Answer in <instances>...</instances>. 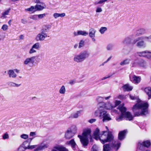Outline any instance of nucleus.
<instances>
[{
  "mask_svg": "<svg viewBox=\"0 0 151 151\" xmlns=\"http://www.w3.org/2000/svg\"><path fill=\"white\" fill-rule=\"evenodd\" d=\"M96 32V30L94 28H90L89 30V36L90 37H95Z\"/></svg>",
  "mask_w": 151,
  "mask_h": 151,
  "instance_id": "nucleus-25",
  "label": "nucleus"
},
{
  "mask_svg": "<svg viewBox=\"0 0 151 151\" xmlns=\"http://www.w3.org/2000/svg\"><path fill=\"white\" fill-rule=\"evenodd\" d=\"M56 150L53 149L52 151H68L65 147L62 146H58L55 147Z\"/></svg>",
  "mask_w": 151,
  "mask_h": 151,
  "instance_id": "nucleus-22",
  "label": "nucleus"
},
{
  "mask_svg": "<svg viewBox=\"0 0 151 151\" xmlns=\"http://www.w3.org/2000/svg\"><path fill=\"white\" fill-rule=\"evenodd\" d=\"M132 37L129 36L126 37L123 41V44L126 45H132Z\"/></svg>",
  "mask_w": 151,
  "mask_h": 151,
  "instance_id": "nucleus-16",
  "label": "nucleus"
},
{
  "mask_svg": "<svg viewBox=\"0 0 151 151\" xmlns=\"http://www.w3.org/2000/svg\"><path fill=\"white\" fill-rule=\"evenodd\" d=\"M146 147L142 144V142H138L137 146V149L141 151H145V150Z\"/></svg>",
  "mask_w": 151,
  "mask_h": 151,
  "instance_id": "nucleus-28",
  "label": "nucleus"
},
{
  "mask_svg": "<svg viewBox=\"0 0 151 151\" xmlns=\"http://www.w3.org/2000/svg\"><path fill=\"white\" fill-rule=\"evenodd\" d=\"M48 146L47 144L42 142L36 148V150L37 151L40 150L48 147Z\"/></svg>",
  "mask_w": 151,
  "mask_h": 151,
  "instance_id": "nucleus-18",
  "label": "nucleus"
},
{
  "mask_svg": "<svg viewBox=\"0 0 151 151\" xmlns=\"http://www.w3.org/2000/svg\"><path fill=\"white\" fill-rule=\"evenodd\" d=\"M8 26L6 24H4L2 27L1 29L4 31L8 29Z\"/></svg>",
  "mask_w": 151,
  "mask_h": 151,
  "instance_id": "nucleus-51",
  "label": "nucleus"
},
{
  "mask_svg": "<svg viewBox=\"0 0 151 151\" xmlns=\"http://www.w3.org/2000/svg\"><path fill=\"white\" fill-rule=\"evenodd\" d=\"M120 143H116V142L105 144L103 146V151H110L112 148L116 149L117 150L120 147Z\"/></svg>",
  "mask_w": 151,
  "mask_h": 151,
  "instance_id": "nucleus-5",
  "label": "nucleus"
},
{
  "mask_svg": "<svg viewBox=\"0 0 151 151\" xmlns=\"http://www.w3.org/2000/svg\"><path fill=\"white\" fill-rule=\"evenodd\" d=\"M2 137L4 139H8L9 138L8 134L7 133H6Z\"/></svg>",
  "mask_w": 151,
  "mask_h": 151,
  "instance_id": "nucleus-53",
  "label": "nucleus"
},
{
  "mask_svg": "<svg viewBox=\"0 0 151 151\" xmlns=\"http://www.w3.org/2000/svg\"><path fill=\"white\" fill-rule=\"evenodd\" d=\"M9 77V78H15L17 77V74L14 73V71L12 70H9L8 71Z\"/></svg>",
  "mask_w": 151,
  "mask_h": 151,
  "instance_id": "nucleus-26",
  "label": "nucleus"
},
{
  "mask_svg": "<svg viewBox=\"0 0 151 151\" xmlns=\"http://www.w3.org/2000/svg\"><path fill=\"white\" fill-rule=\"evenodd\" d=\"M148 106L149 105L147 102L136 104L132 108L134 116H145L148 114Z\"/></svg>",
  "mask_w": 151,
  "mask_h": 151,
  "instance_id": "nucleus-2",
  "label": "nucleus"
},
{
  "mask_svg": "<svg viewBox=\"0 0 151 151\" xmlns=\"http://www.w3.org/2000/svg\"><path fill=\"white\" fill-rule=\"evenodd\" d=\"M149 37L146 36H142L139 37L133 40L132 45H134L137 42L136 46L139 48H145L146 47V44L144 41H149Z\"/></svg>",
  "mask_w": 151,
  "mask_h": 151,
  "instance_id": "nucleus-4",
  "label": "nucleus"
},
{
  "mask_svg": "<svg viewBox=\"0 0 151 151\" xmlns=\"http://www.w3.org/2000/svg\"><path fill=\"white\" fill-rule=\"evenodd\" d=\"M74 135L71 129L68 128L65 132V137L66 139H69L72 138Z\"/></svg>",
  "mask_w": 151,
  "mask_h": 151,
  "instance_id": "nucleus-9",
  "label": "nucleus"
},
{
  "mask_svg": "<svg viewBox=\"0 0 151 151\" xmlns=\"http://www.w3.org/2000/svg\"><path fill=\"white\" fill-rule=\"evenodd\" d=\"M102 10L101 8L100 7H97L96 12H100L102 11Z\"/></svg>",
  "mask_w": 151,
  "mask_h": 151,
  "instance_id": "nucleus-56",
  "label": "nucleus"
},
{
  "mask_svg": "<svg viewBox=\"0 0 151 151\" xmlns=\"http://www.w3.org/2000/svg\"><path fill=\"white\" fill-rule=\"evenodd\" d=\"M81 142L83 146L85 147L86 146H87L88 144L89 140L88 138L85 137L83 138V139H81Z\"/></svg>",
  "mask_w": 151,
  "mask_h": 151,
  "instance_id": "nucleus-20",
  "label": "nucleus"
},
{
  "mask_svg": "<svg viewBox=\"0 0 151 151\" xmlns=\"http://www.w3.org/2000/svg\"><path fill=\"white\" fill-rule=\"evenodd\" d=\"M27 10L28 11L31 12H34L37 11L35 6H32L30 8L27 9Z\"/></svg>",
  "mask_w": 151,
  "mask_h": 151,
  "instance_id": "nucleus-41",
  "label": "nucleus"
},
{
  "mask_svg": "<svg viewBox=\"0 0 151 151\" xmlns=\"http://www.w3.org/2000/svg\"><path fill=\"white\" fill-rule=\"evenodd\" d=\"M37 11L42 10L45 8L46 6L45 4L43 3V4H39L36 5L35 6Z\"/></svg>",
  "mask_w": 151,
  "mask_h": 151,
  "instance_id": "nucleus-31",
  "label": "nucleus"
},
{
  "mask_svg": "<svg viewBox=\"0 0 151 151\" xmlns=\"http://www.w3.org/2000/svg\"><path fill=\"white\" fill-rule=\"evenodd\" d=\"M32 139H28L27 140L24 142L18 148L17 151H24L25 150L29 148V147H27L26 145H29V142H30Z\"/></svg>",
  "mask_w": 151,
  "mask_h": 151,
  "instance_id": "nucleus-6",
  "label": "nucleus"
},
{
  "mask_svg": "<svg viewBox=\"0 0 151 151\" xmlns=\"http://www.w3.org/2000/svg\"><path fill=\"white\" fill-rule=\"evenodd\" d=\"M66 144L68 145L71 146L73 149L75 148L76 145L74 139H72L69 141H67L66 143Z\"/></svg>",
  "mask_w": 151,
  "mask_h": 151,
  "instance_id": "nucleus-19",
  "label": "nucleus"
},
{
  "mask_svg": "<svg viewBox=\"0 0 151 151\" xmlns=\"http://www.w3.org/2000/svg\"><path fill=\"white\" fill-rule=\"evenodd\" d=\"M36 57V56H32L26 58L24 62V64L25 65H29L30 64H33L35 62L34 60Z\"/></svg>",
  "mask_w": 151,
  "mask_h": 151,
  "instance_id": "nucleus-12",
  "label": "nucleus"
},
{
  "mask_svg": "<svg viewBox=\"0 0 151 151\" xmlns=\"http://www.w3.org/2000/svg\"><path fill=\"white\" fill-rule=\"evenodd\" d=\"M131 51V49L128 46H124L122 50V52L125 54L127 55Z\"/></svg>",
  "mask_w": 151,
  "mask_h": 151,
  "instance_id": "nucleus-24",
  "label": "nucleus"
},
{
  "mask_svg": "<svg viewBox=\"0 0 151 151\" xmlns=\"http://www.w3.org/2000/svg\"><path fill=\"white\" fill-rule=\"evenodd\" d=\"M36 134L35 132H31L30 133V135L31 136H33Z\"/></svg>",
  "mask_w": 151,
  "mask_h": 151,
  "instance_id": "nucleus-64",
  "label": "nucleus"
},
{
  "mask_svg": "<svg viewBox=\"0 0 151 151\" xmlns=\"http://www.w3.org/2000/svg\"><path fill=\"white\" fill-rule=\"evenodd\" d=\"M120 101H116L115 102V105L116 106H117L119 105L121 103Z\"/></svg>",
  "mask_w": 151,
  "mask_h": 151,
  "instance_id": "nucleus-63",
  "label": "nucleus"
},
{
  "mask_svg": "<svg viewBox=\"0 0 151 151\" xmlns=\"http://www.w3.org/2000/svg\"><path fill=\"white\" fill-rule=\"evenodd\" d=\"M127 132V130H124L119 132L118 138L119 140H122L125 138Z\"/></svg>",
  "mask_w": 151,
  "mask_h": 151,
  "instance_id": "nucleus-14",
  "label": "nucleus"
},
{
  "mask_svg": "<svg viewBox=\"0 0 151 151\" xmlns=\"http://www.w3.org/2000/svg\"><path fill=\"white\" fill-rule=\"evenodd\" d=\"M107 112L105 110H102L101 109L97 110L95 112V116H98L100 117V119L103 118L104 116H106Z\"/></svg>",
  "mask_w": 151,
  "mask_h": 151,
  "instance_id": "nucleus-7",
  "label": "nucleus"
},
{
  "mask_svg": "<svg viewBox=\"0 0 151 151\" xmlns=\"http://www.w3.org/2000/svg\"><path fill=\"white\" fill-rule=\"evenodd\" d=\"M91 130L90 129H84L82 134V136L86 138H88V136H89L90 139V141H92V139L91 134Z\"/></svg>",
  "mask_w": 151,
  "mask_h": 151,
  "instance_id": "nucleus-10",
  "label": "nucleus"
},
{
  "mask_svg": "<svg viewBox=\"0 0 151 151\" xmlns=\"http://www.w3.org/2000/svg\"><path fill=\"white\" fill-rule=\"evenodd\" d=\"M111 119L110 115L107 112L106 114V116H104L103 118L102 121L103 122H106L111 120Z\"/></svg>",
  "mask_w": 151,
  "mask_h": 151,
  "instance_id": "nucleus-34",
  "label": "nucleus"
},
{
  "mask_svg": "<svg viewBox=\"0 0 151 151\" xmlns=\"http://www.w3.org/2000/svg\"><path fill=\"white\" fill-rule=\"evenodd\" d=\"M106 104L104 102H102L101 103H99L98 105L99 107L97 110L101 109L103 110H106Z\"/></svg>",
  "mask_w": 151,
  "mask_h": 151,
  "instance_id": "nucleus-27",
  "label": "nucleus"
},
{
  "mask_svg": "<svg viewBox=\"0 0 151 151\" xmlns=\"http://www.w3.org/2000/svg\"><path fill=\"white\" fill-rule=\"evenodd\" d=\"M131 64H132V67H134L136 66L137 64H138L137 63H136L135 61H133L131 63Z\"/></svg>",
  "mask_w": 151,
  "mask_h": 151,
  "instance_id": "nucleus-60",
  "label": "nucleus"
},
{
  "mask_svg": "<svg viewBox=\"0 0 151 151\" xmlns=\"http://www.w3.org/2000/svg\"><path fill=\"white\" fill-rule=\"evenodd\" d=\"M89 55L90 54L88 51L86 50H83L79 54L75 55L73 60L76 62L81 63L88 57Z\"/></svg>",
  "mask_w": 151,
  "mask_h": 151,
  "instance_id": "nucleus-3",
  "label": "nucleus"
},
{
  "mask_svg": "<svg viewBox=\"0 0 151 151\" xmlns=\"http://www.w3.org/2000/svg\"><path fill=\"white\" fill-rule=\"evenodd\" d=\"M104 98L101 97H98L96 99V100L99 102V103H101V102H103V99Z\"/></svg>",
  "mask_w": 151,
  "mask_h": 151,
  "instance_id": "nucleus-45",
  "label": "nucleus"
},
{
  "mask_svg": "<svg viewBox=\"0 0 151 151\" xmlns=\"http://www.w3.org/2000/svg\"><path fill=\"white\" fill-rule=\"evenodd\" d=\"M34 49V48H32H32L30 49L29 53L31 54L36 52V51Z\"/></svg>",
  "mask_w": 151,
  "mask_h": 151,
  "instance_id": "nucleus-54",
  "label": "nucleus"
},
{
  "mask_svg": "<svg viewBox=\"0 0 151 151\" xmlns=\"http://www.w3.org/2000/svg\"><path fill=\"white\" fill-rule=\"evenodd\" d=\"M10 10V9H8L7 10L5 11V12L2 13V17H4L6 15H8Z\"/></svg>",
  "mask_w": 151,
  "mask_h": 151,
  "instance_id": "nucleus-49",
  "label": "nucleus"
},
{
  "mask_svg": "<svg viewBox=\"0 0 151 151\" xmlns=\"http://www.w3.org/2000/svg\"><path fill=\"white\" fill-rule=\"evenodd\" d=\"M118 109L121 112V113L119 117L116 118V120L118 121L119 122L122 120L123 118V116L124 113L126 112V108L124 107L121 106L119 107Z\"/></svg>",
  "mask_w": 151,
  "mask_h": 151,
  "instance_id": "nucleus-8",
  "label": "nucleus"
},
{
  "mask_svg": "<svg viewBox=\"0 0 151 151\" xmlns=\"http://www.w3.org/2000/svg\"><path fill=\"white\" fill-rule=\"evenodd\" d=\"M129 78L130 81L134 83H138L140 81L141 78L139 77L136 76L135 75H133L132 76H129Z\"/></svg>",
  "mask_w": 151,
  "mask_h": 151,
  "instance_id": "nucleus-11",
  "label": "nucleus"
},
{
  "mask_svg": "<svg viewBox=\"0 0 151 151\" xmlns=\"http://www.w3.org/2000/svg\"><path fill=\"white\" fill-rule=\"evenodd\" d=\"M112 75H111L108 76L107 77H104L101 79V80H103L106 79L107 78H109L110 77L112 76Z\"/></svg>",
  "mask_w": 151,
  "mask_h": 151,
  "instance_id": "nucleus-62",
  "label": "nucleus"
},
{
  "mask_svg": "<svg viewBox=\"0 0 151 151\" xmlns=\"http://www.w3.org/2000/svg\"><path fill=\"white\" fill-rule=\"evenodd\" d=\"M46 33H44L41 31L40 33H39L37 36L36 39L37 41H42L44 40L45 37H47Z\"/></svg>",
  "mask_w": 151,
  "mask_h": 151,
  "instance_id": "nucleus-13",
  "label": "nucleus"
},
{
  "mask_svg": "<svg viewBox=\"0 0 151 151\" xmlns=\"http://www.w3.org/2000/svg\"><path fill=\"white\" fill-rule=\"evenodd\" d=\"M76 82L75 81L73 80H71L69 83L71 85H73Z\"/></svg>",
  "mask_w": 151,
  "mask_h": 151,
  "instance_id": "nucleus-58",
  "label": "nucleus"
},
{
  "mask_svg": "<svg viewBox=\"0 0 151 151\" xmlns=\"http://www.w3.org/2000/svg\"><path fill=\"white\" fill-rule=\"evenodd\" d=\"M142 143L146 147H149L151 144L149 140L145 141Z\"/></svg>",
  "mask_w": 151,
  "mask_h": 151,
  "instance_id": "nucleus-39",
  "label": "nucleus"
},
{
  "mask_svg": "<svg viewBox=\"0 0 151 151\" xmlns=\"http://www.w3.org/2000/svg\"><path fill=\"white\" fill-rule=\"evenodd\" d=\"M96 121V119H90L88 122L91 123H93L94 122Z\"/></svg>",
  "mask_w": 151,
  "mask_h": 151,
  "instance_id": "nucleus-59",
  "label": "nucleus"
},
{
  "mask_svg": "<svg viewBox=\"0 0 151 151\" xmlns=\"http://www.w3.org/2000/svg\"><path fill=\"white\" fill-rule=\"evenodd\" d=\"M118 98L121 100H124L126 98V96L124 95H120L118 96Z\"/></svg>",
  "mask_w": 151,
  "mask_h": 151,
  "instance_id": "nucleus-50",
  "label": "nucleus"
},
{
  "mask_svg": "<svg viewBox=\"0 0 151 151\" xmlns=\"http://www.w3.org/2000/svg\"><path fill=\"white\" fill-rule=\"evenodd\" d=\"M138 65L140 66L144 67L146 65V62L142 59H139L137 62Z\"/></svg>",
  "mask_w": 151,
  "mask_h": 151,
  "instance_id": "nucleus-32",
  "label": "nucleus"
},
{
  "mask_svg": "<svg viewBox=\"0 0 151 151\" xmlns=\"http://www.w3.org/2000/svg\"><path fill=\"white\" fill-rule=\"evenodd\" d=\"M123 117L126 118V120L129 121L132 120L133 119V117L129 111H127L124 113Z\"/></svg>",
  "mask_w": 151,
  "mask_h": 151,
  "instance_id": "nucleus-15",
  "label": "nucleus"
},
{
  "mask_svg": "<svg viewBox=\"0 0 151 151\" xmlns=\"http://www.w3.org/2000/svg\"><path fill=\"white\" fill-rule=\"evenodd\" d=\"M145 91L148 96V99H149L151 98V87H148L145 88Z\"/></svg>",
  "mask_w": 151,
  "mask_h": 151,
  "instance_id": "nucleus-21",
  "label": "nucleus"
},
{
  "mask_svg": "<svg viewBox=\"0 0 151 151\" xmlns=\"http://www.w3.org/2000/svg\"><path fill=\"white\" fill-rule=\"evenodd\" d=\"M113 107H114V106H112V104L109 101L106 104V109H111Z\"/></svg>",
  "mask_w": 151,
  "mask_h": 151,
  "instance_id": "nucleus-38",
  "label": "nucleus"
},
{
  "mask_svg": "<svg viewBox=\"0 0 151 151\" xmlns=\"http://www.w3.org/2000/svg\"><path fill=\"white\" fill-rule=\"evenodd\" d=\"M22 22L24 24H26L27 23V20L26 19H22L21 20Z\"/></svg>",
  "mask_w": 151,
  "mask_h": 151,
  "instance_id": "nucleus-61",
  "label": "nucleus"
},
{
  "mask_svg": "<svg viewBox=\"0 0 151 151\" xmlns=\"http://www.w3.org/2000/svg\"><path fill=\"white\" fill-rule=\"evenodd\" d=\"M131 60V59L127 58L121 62L120 63V65H124L128 64L129 63Z\"/></svg>",
  "mask_w": 151,
  "mask_h": 151,
  "instance_id": "nucleus-35",
  "label": "nucleus"
},
{
  "mask_svg": "<svg viewBox=\"0 0 151 151\" xmlns=\"http://www.w3.org/2000/svg\"><path fill=\"white\" fill-rule=\"evenodd\" d=\"M145 57H146L147 58L149 59L151 57V52H149L147 51V53L145 55Z\"/></svg>",
  "mask_w": 151,
  "mask_h": 151,
  "instance_id": "nucleus-47",
  "label": "nucleus"
},
{
  "mask_svg": "<svg viewBox=\"0 0 151 151\" xmlns=\"http://www.w3.org/2000/svg\"><path fill=\"white\" fill-rule=\"evenodd\" d=\"M99 129L96 128L93 132V136L96 140L99 139L101 143L104 144L105 143L109 142L113 140L114 137L111 133L107 132L106 131H103L101 135L99 137Z\"/></svg>",
  "mask_w": 151,
  "mask_h": 151,
  "instance_id": "nucleus-1",
  "label": "nucleus"
},
{
  "mask_svg": "<svg viewBox=\"0 0 151 151\" xmlns=\"http://www.w3.org/2000/svg\"><path fill=\"white\" fill-rule=\"evenodd\" d=\"M65 15V13H62L61 14H59L58 13H55L53 14V17L55 18L56 19L59 17H64Z\"/></svg>",
  "mask_w": 151,
  "mask_h": 151,
  "instance_id": "nucleus-36",
  "label": "nucleus"
},
{
  "mask_svg": "<svg viewBox=\"0 0 151 151\" xmlns=\"http://www.w3.org/2000/svg\"><path fill=\"white\" fill-rule=\"evenodd\" d=\"M51 26L50 25H46L44 26L42 29L41 30V31L44 33L47 32L51 28Z\"/></svg>",
  "mask_w": 151,
  "mask_h": 151,
  "instance_id": "nucleus-29",
  "label": "nucleus"
},
{
  "mask_svg": "<svg viewBox=\"0 0 151 151\" xmlns=\"http://www.w3.org/2000/svg\"><path fill=\"white\" fill-rule=\"evenodd\" d=\"M34 2L37 4H43V3L40 1V0H34Z\"/></svg>",
  "mask_w": 151,
  "mask_h": 151,
  "instance_id": "nucleus-55",
  "label": "nucleus"
},
{
  "mask_svg": "<svg viewBox=\"0 0 151 151\" xmlns=\"http://www.w3.org/2000/svg\"><path fill=\"white\" fill-rule=\"evenodd\" d=\"M8 86L10 87H18L21 84H17L12 82L9 81L7 83Z\"/></svg>",
  "mask_w": 151,
  "mask_h": 151,
  "instance_id": "nucleus-30",
  "label": "nucleus"
},
{
  "mask_svg": "<svg viewBox=\"0 0 151 151\" xmlns=\"http://www.w3.org/2000/svg\"><path fill=\"white\" fill-rule=\"evenodd\" d=\"M145 32V30L143 28L137 30L135 32V35L136 36H139L141 35L144 34Z\"/></svg>",
  "mask_w": 151,
  "mask_h": 151,
  "instance_id": "nucleus-23",
  "label": "nucleus"
},
{
  "mask_svg": "<svg viewBox=\"0 0 151 151\" xmlns=\"http://www.w3.org/2000/svg\"><path fill=\"white\" fill-rule=\"evenodd\" d=\"M73 34L75 36H76L78 35L86 36L88 35V33L85 31L80 30L78 31L77 32H73Z\"/></svg>",
  "mask_w": 151,
  "mask_h": 151,
  "instance_id": "nucleus-17",
  "label": "nucleus"
},
{
  "mask_svg": "<svg viewBox=\"0 0 151 151\" xmlns=\"http://www.w3.org/2000/svg\"><path fill=\"white\" fill-rule=\"evenodd\" d=\"M107 29V28L105 27H101L99 30V32L101 33V34H103L104 32L106 31Z\"/></svg>",
  "mask_w": 151,
  "mask_h": 151,
  "instance_id": "nucleus-43",
  "label": "nucleus"
},
{
  "mask_svg": "<svg viewBox=\"0 0 151 151\" xmlns=\"http://www.w3.org/2000/svg\"><path fill=\"white\" fill-rule=\"evenodd\" d=\"M113 45L112 44H109L107 47V50H111L113 49Z\"/></svg>",
  "mask_w": 151,
  "mask_h": 151,
  "instance_id": "nucleus-46",
  "label": "nucleus"
},
{
  "mask_svg": "<svg viewBox=\"0 0 151 151\" xmlns=\"http://www.w3.org/2000/svg\"><path fill=\"white\" fill-rule=\"evenodd\" d=\"M38 16V17L39 18H42L43 17L45 16V14H40L37 15Z\"/></svg>",
  "mask_w": 151,
  "mask_h": 151,
  "instance_id": "nucleus-57",
  "label": "nucleus"
},
{
  "mask_svg": "<svg viewBox=\"0 0 151 151\" xmlns=\"http://www.w3.org/2000/svg\"><path fill=\"white\" fill-rule=\"evenodd\" d=\"M122 88L124 91H131L133 88L132 87L129 86V84H126L123 86Z\"/></svg>",
  "mask_w": 151,
  "mask_h": 151,
  "instance_id": "nucleus-33",
  "label": "nucleus"
},
{
  "mask_svg": "<svg viewBox=\"0 0 151 151\" xmlns=\"http://www.w3.org/2000/svg\"><path fill=\"white\" fill-rule=\"evenodd\" d=\"M32 48L35 49H38L40 47V44L38 42L35 44L32 47Z\"/></svg>",
  "mask_w": 151,
  "mask_h": 151,
  "instance_id": "nucleus-44",
  "label": "nucleus"
},
{
  "mask_svg": "<svg viewBox=\"0 0 151 151\" xmlns=\"http://www.w3.org/2000/svg\"><path fill=\"white\" fill-rule=\"evenodd\" d=\"M66 90L65 86H62L59 90V93L61 94H63L65 93Z\"/></svg>",
  "mask_w": 151,
  "mask_h": 151,
  "instance_id": "nucleus-40",
  "label": "nucleus"
},
{
  "mask_svg": "<svg viewBox=\"0 0 151 151\" xmlns=\"http://www.w3.org/2000/svg\"><path fill=\"white\" fill-rule=\"evenodd\" d=\"M84 41L83 40H81L79 43L78 47L81 48L84 45Z\"/></svg>",
  "mask_w": 151,
  "mask_h": 151,
  "instance_id": "nucleus-48",
  "label": "nucleus"
},
{
  "mask_svg": "<svg viewBox=\"0 0 151 151\" xmlns=\"http://www.w3.org/2000/svg\"><path fill=\"white\" fill-rule=\"evenodd\" d=\"M23 139H26L28 137V135L27 134H23L20 136Z\"/></svg>",
  "mask_w": 151,
  "mask_h": 151,
  "instance_id": "nucleus-52",
  "label": "nucleus"
},
{
  "mask_svg": "<svg viewBox=\"0 0 151 151\" xmlns=\"http://www.w3.org/2000/svg\"><path fill=\"white\" fill-rule=\"evenodd\" d=\"M83 112L82 110L78 111L76 113L74 114L73 115V117L75 118H77L79 116L81 113Z\"/></svg>",
  "mask_w": 151,
  "mask_h": 151,
  "instance_id": "nucleus-37",
  "label": "nucleus"
},
{
  "mask_svg": "<svg viewBox=\"0 0 151 151\" xmlns=\"http://www.w3.org/2000/svg\"><path fill=\"white\" fill-rule=\"evenodd\" d=\"M147 53V51H144L142 52H137V54L139 55L141 57H144L145 56V55Z\"/></svg>",
  "mask_w": 151,
  "mask_h": 151,
  "instance_id": "nucleus-42",
  "label": "nucleus"
}]
</instances>
